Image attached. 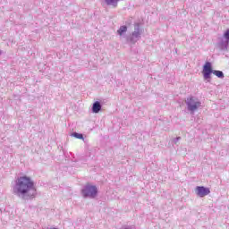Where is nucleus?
<instances>
[{"label":"nucleus","mask_w":229,"mask_h":229,"mask_svg":"<svg viewBox=\"0 0 229 229\" xmlns=\"http://www.w3.org/2000/svg\"><path fill=\"white\" fill-rule=\"evenodd\" d=\"M101 108H102L101 102L96 101L93 103V106H92L93 114H99V112H101Z\"/></svg>","instance_id":"8"},{"label":"nucleus","mask_w":229,"mask_h":229,"mask_svg":"<svg viewBox=\"0 0 229 229\" xmlns=\"http://www.w3.org/2000/svg\"><path fill=\"white\" fill-rule=\"evenodd\" d=\"M13 194L23 201L35 199L37 198V188L31 177L26 175L18 177L13 186Z\"/></svg>","instance_id":"1"},{"label":"nucleus","mask_w":229,"mask_h":229,"mask_svg":"<svg viewBox=\"0 0 229 229\" xmlns=\"http://www.w3.org/2000/svg\"><path fill=\"white\" fill-rule=\"evenodd\" d=\"M185 103L189 112H191V114H194L196 110L201 108V100H199V98L196 97H189L186 99Z\"/></svg>","instance_id":"4"},{"label":"nucleus","mask_w":229,"mask_h":229,"mask_svg":"<svg viewBox=\"0 0 229 229\" xmlns=\"http://www.w3.org/2000/svg\"><path fill=\"white\" fill-rule=\"evenodd\" d=\"M126 42L130 46H135L140 38H142V29L139 23L134 24V30L131 32L126 38Z\"/></svg>","instance_id":"3"},{"label":"nucleus","mask_w":229,"mask_h":229,"mask_svg":"<svg viewBox=\"0 0 229 229\" xmlns=\"http://www.w3.org/2000/svg\"><path fill=\"white\" fill-rule=\"evenodd\" d=\"M72 137H75V139H81V140H83V134L81 133L73 132Z\"/></svg>","instance_id":"10"},{"label":"nucleus","mask_w":229,"mask_h":229,"mask_svg":"<svg viewBox=\"0 0 229 229\" xmlns=\"http://www.w3.org/2000/svg\"><path fill=\"white\" fill-rule=\"evenodd\" d=\"M83 198H89L94 199L98 196V187L96 185L87 184L81 190Z\"/></svg>","instance_id":"6"},{"label":"nucleus","mask_w":229,"mask_h":229,"mask_svg":"<svg viewBox=\"0 0 229 229\" xmlns=\"http://www.w3.org/2000/svg\"><path fill=\"white\" fill-rule=\"evenodd\" d=\"M126 31H128V27H126V25H123L119 28V30H117V33L120 37L126 38V36H125Z\"/></svg>","instance_id":"9"},{"label":"nucleus","mask_w":229,"mask_h":229,"mask_svg":"<svg viewBox=\"0 0 229 229\" xmlns=\"http://www.w3.org/2000/svg\"><path fill=\"white\" fill-rule=\"evenodd\" d=\"M182 138L181 137H177L175 139H174V144H176L178 142V140H181Z\"/></svg>","instance_id":"11"},{"label":"nucleus","mask_w":229,"mask_h":229,"mask_svg":"<svg viewBox=\"0 0 229 229\" xmlns=\"http://www.w3.org/2000/svg\"><path fill=\"white\" fill-rule=\"evenodd\" d=\"M195 192L199 198H205V196L210 194V189L204 186H197L195 188Z\"/></svg>","instance_id":"7"},{"label":"nucleus","mask_w":229,"mask_h":229,"mask_svg":"<svg viewBox=\"0 0 229 229\" xmlns=\"http://www.w3.org/2000/svg\"><path fill=\"white\" fill-rule=\"evenodd\" d=\"M216 46L220 51H228L229 47V29H227L224 34L223 37H219L217 38Z\"/></svg>","instance_id":"5"},{"label":"nucleus","mask_w":229,"mask_h":229,"mask_svg":"<svg viewBox=\"0 0 229 229\" xmlns=\"http://www.w3.org/2000/svg\"><path fill=\"white\" fill-rule=\"evenodd\" d=\"M202 74L206 81H210V79L212 78L211 77L212 74H215V76H216L217 78H220V80H223V78H225V73L222 71L212 69V63L210 62H207L204 64Z\"/></svg>","instance_id":"2"}]
</instances>
